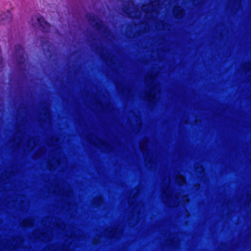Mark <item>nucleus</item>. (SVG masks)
<instances>
[{
    "mask_svg": "<svg viewBox=\"0 0 251 251\" xmlns=\"http://www.w3.org/2000/svg\"><path fill=\"white\" fill-rule=\"evenodd\" d=\"M15 54L17 58V64L19 66H22L25 63V53L24 48L21 45L15 46Z\"/></svg>",
    "mask_w": 251,
    "mask_h": 251,
    "instance_id": "obj_1",
    "label": "nucleus"
},
{
    "mask_svg": "<svg viewBox=\"0 0 251 251\" xmlns=\"http://www.w3.org/2000/svg\"><path fill=\"white\" fill-rule=\"evenodd\" d=\"M34 18H36L39 24V26L41 30L44 33H49L50 30V25L47 21H46L43 16L39 15L37 17L36 16H33L32 20Z\"/></svg>",
    "mask_w": 251,
    "mask_h": 251,
    "instance_id": "obj_2",
    "label": "nucleus"
},
{
    "mask_svg": "<svg viewBox=\"0 0 251 251\" xmlns=\"http://www.w3.org/2000/svg\"><path fill=\"white\" fill-rule=\"evenodd\" d=\"M90 23H95V26L99 32H101L105 28V25L96 16L93 15L89 17L88 19Z\"/></svg>",
    "mask_w": 251,
    "mask_h": 251,
    "instance_id": "obj_3",
    "label": "nucleus"
},
{
    "mask_svg": "<svg viewBox=\"0 0 251 251\" xmlns=\"http://www.w3.org/2000/svg\"><path fill=\"white\" fill-rule=\"evenodd\" d=\"M12 20V15L9 10L0 14V25H5L10 23Z\"/></svg>",
    "mask_w": 251,
    "mask_h": 251,
    "instance_id": "obj_4",
    "label": "nucleus"
},
{
    "mask_svg": "<svg viewBox=\"0 0 251 251\" xmlns=\"http://www.w3.org/2000/svg\"><path fill=\"white\" fill-rule=\"evenodd\" d=\"M40 38L41 46H42L43 49L45 50V47H48L49 46V41L44 37H41Z\"/></svg>",
    "mask_w": 251,
    "mask_h": 251,
    "instance_id": "obj_5",
    "label": "nucleus"
},
{
    "mask_svg": "<svg viewBox=\"0 0 251 251\" xmlns=\"http://www.w3.org/2000/svg\"><path fill=\"white\" fill-rule=\"evenodd\" d=\"M148 100L149 102H151L152 100L156 99V97L154 95L148 94L147 96Z\"/></svg>",
    "mask_w": 251,
    "mask_h": 251,
    "instance_id": "obj_6",
    "label": "nucleus"
},
{
    "mask_svg": "<svg viewBox=\"0 0 251 251\" xmlns=\"http://www.w3.org/2000/svg\"><path fill=\"white\" fill-rule=\"evenodd\" d=\"M1 50L0 49V69H2L3 67V58L1 56Z\"/></svg>",
    "mask_w": 251,
    "mask_h": 251,
    "instance_id": "obj_7",
    "label": "nucleus"
},
{
    "mask_svg": "<svg viewBox=\"0 0 251 251\" xmlns=\"http://www.w3.org/2000/svg\"><path fill=\"white\" fill-rule=\"evenodd\" d=\"M183 14V11L181 9H178L177 10V12L176 14V16H177L178 15H179L180 16H181Z\"/></svg>",
    "mask_w": 251,
    "mask_h": 251,
    "instance_id": "obj_8",
    "label": "nucleus"
}]
</instances>
